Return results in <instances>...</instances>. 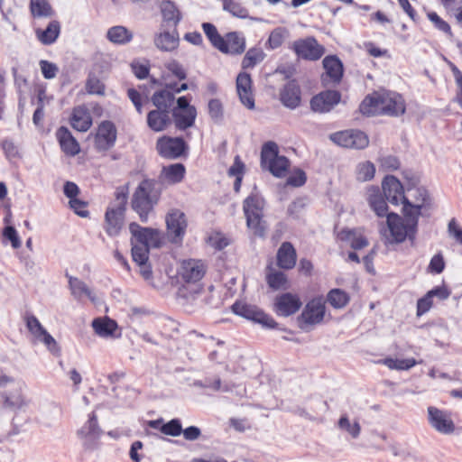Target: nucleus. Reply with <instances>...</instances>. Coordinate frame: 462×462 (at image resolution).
Masks as SVG:
<instances>
[{
    "label": "nucleus",
    "instance_id": "obj_56",
    "mask_svg": "<svg viewBox=\"0 0 462 462\" xmlns=\"http://www.w3.org/2000/svg\"><path fill=\"white\" fill-rule=\"evenodd\" d=\"M26 327L36 339H38L41 337V335L46 330L42 327L39 319L33 315L26 318Z\"/></svg>",
    "mask_w": 462,
    "mask_h": 462
},
{
    "label": "nucleus",
    "instance_id": "obj_5",
    "mask_svg": "<svg viewBox=\"0 0 462 462\" xmlns=\"http://www.w3.org/2000/svg\"><path fill=\"white\" fill-rule=\"evenodd\" d=\"M263 200L257 195L249 196L244 201L246 226L256 236H263L266 226L263 220Z\"/></svg>",
    "mask_w": 462,
    "mask_h": 462
},
{
    "label": "nucleus",
    "instance_id": "obj_23",
    "mask_svg": "<svg viewBox=\"0 0 462 462\" xmlns=\"http://www.w3.org/2000/svg\"><path fill=\"white\" fill-rule=\"evenodd\" d=\"M293 50L300 58H320L325 52L324 47L313 37L294 42Z\"/></svg>",
    "mask_w": 462,
    "mask_h": 462
},
{
    "label": "nucleus",
    "instance_id": "obj_28",
    "mask_svg": "<svg viewBox=\"0 0 462 462\" xmlns=\"http://www.w3.org/2000/svg\"><path fill=\"white\" fill-rule=\"evenodd\" d=\"M337 429L351 439H357L362 433V426L358 418L342 413L337 423Z\"/></svg>",
    "mask_w": 462,
    "mask_h": 462
},
{
    "label": "nucleus",
    "instance_id": "obj_58",
    "mask_svg": "<svg viewBox=\"0 0 462 462\" xmlns=\"http://www.w3.org/2000/svg\"><path fill=\"white\" fill-rule=\"evenodd\" d=\"M306 180L307 177L305 172L299 168H295L290 172L287 179V184L293 187H300L306 182Z\"/></svg>",
    "mask_w": 462,
    "mask_h": 462
},
{
    "label": "nucleus",
    "instance_id": "obj_45",
    "mask_svg": "<svg viewBox=\"0 0 462 462\" xmlns=\"http://www.w3.org/2000/svg\"><path fill=\"white\" fill-rule=\"evenodd\" d=\"M60 31V23L57 21H51L46 29H37L36 34L38 39L44 44H50L55 42L58 38Z\"/></svg>",
    "mask_w": 462,
    "mask_h": 462
},
{
    "label": "nucleus",
    "instance_id": "obj_4",
    "mask_svg": "<svg viewBox=\"0 0 462 462\" xmlns=\"http://www.w3.org/2000/svg\"><path fill=\"white\" fill-rule=\"evenodd\" d=\"M261 166L274 177L284 178L289 172L290 161L279 154V147L275 143L268 142L262 148Z\"/></svg>",
    "mask_w": 462,
    "mask_h": 462
},
{
    "label": "nucleus",
    "instance_id": "obj_18",
    "mask_svg": "<svg viewBox=\"0 0 462 462\" xmlns=\"http://www.w3.org/2000/svg\"><path fill=\"white\" fill-rule=\"evenodd\" d=\"M325 301L322 297L310 300L300 314V321L306 325L319 324L325 316Z\"/></svg>",
    "mask_w": 462,
    "mask_h": 462
},
{
    "label": "nucleus",
    "instance_id": "obj_38",
    "mask_svg": "<svg viewBox=\"0 0 462 462\" xmlns=\"http://www.w3.org/2000/svg\"><path fill=\"white\" fill-rule=\"evenodd\" d=\"M69 286L71 291V294L75 299L80 300L83 296H86L92 302L97 301L95 292L79 278L69 276Z\"/></svg>",
    "mask_w": 462,
    "mask_h": 462
},
{
    "label": "nucleus",
    "instance_id": "obj_61",
    "mask_svg": "<svg viewBox=\"0 0 462 462\" xmlns=\"http://www.w3.org/2000/svg\"><path fill=\"white\" fill-rule=\"evenodd\" d=\"M3 236L5 239H8L11 242V245L14 249L21 246V239L14 227L11 226H5L3 231Z\"/></svg>",
    "mask_w": 462,
    "mask_h": 462
},
{
    "label": "nucleus",
    "instance_id": "obj_44",
    "mask_svg": "<svg viewBox=\"0 0 462 462\" xmlns=\"http://www.w3.org/2000/svg\"><path fill=\"white\" fill-rule=\"evenodd\" d=\"M325 69L324 80L329 79L331 82H338L343 75V65L340 60H323Z\"/></svg>",
    "mask_w": 462,
    "mask_h": 462
},
{
    "label": "nucleus",
    "instance_id": "obj_24",
    "mask_svg": "<svg viewBox=\"0 0 462 462\" xmlns=\"http://www.w3.org/2000/svg\"><path fill=\"white\" fill-rule=\"evenodd\" d=\"M384 198L378 187L370 186L366 189V201L368 206L378 217H387V215L391 213L388 212L389 207Z\"/></svg>",
    "mask_w": 462,
    "mask_h": 462
},
{
    "label": "nucleus",
    "instance_id": "obj_50",
    "mask_svg": "<svg viewBox=\"0 0 462 462\" xmlns=\"http://www.w3.org/2000/svg\"><path fill=\"white\" fill-rule=\"evenodd\" d=\"M159 430L162 434L167 436L178 437L182 432V425L180 420L172 419L170 421L162 424Z\"/></svg>",
    "mask_w": 462,
    "mask_h": 462
},
{
    "label": "nucleus",
    "instance_id": "obj_55",
    "mask_svg": "<svg viewBox=\"0 0 462 462\" xmlns=\"http://www.w3.org/2000/svg\"><path fill=\"white\" fill-rule=\"evenodd\" d=\"M37 340L43 343L51 354L60 356V348L57 341L47 330H45Z\"/></svg>",
    "mask_w": 462,
    "mask_h": 462
},
{
    "label": "nucleus",
    "instance_id": "obj_48",
    "mask_svg": "<svg viewBox=\"0 0 462 462\" xmlns=\"http://www.w3.org/2000/svg\"><path fill=\"white\" fill-rule=\"evenodd\" d=\"M382 363L384 365H386L389 369L399 370V371L409 370L411 367H413L415 365H417V361L414 358L400 359V358L388 357V358H384L382 361Z\"/></svg>",
    "mask_w": 462,
    "mask_h": 462
},
{
    "label": "nucleus",
    "instance_id": "obj_53",
    "mask_svg": "<svg viewBox=\"0 0 462 462\" xmlns=\"http://www.w3.org/2000/svg\"><path fill=\"white\" fill-rule=\"evenodd\" d=\"M132 245V257L137 264L145 263L149 259V251L151 247L145 245Z\"/></svg>",
    "mask_w": 462,
    "mask_h": 462
},
{
    "label": "nucleus",
    "instance_id": "obj_19",
    "mask_svg": "<svg viewBox=\"0 0 462 462\" xmlns=\"http://www.w3.org/2000/svg\"><path fill=\"white\" fill-rule=\"evenodd\" d=\"M187 88L186 83H181L180 85L167 83L165 89L155 92L152 95V101L157 108L170 111L174 102V94L186 90Z\"/></svg>",
    "mask_w": 462,
    "mask_h": 462
},
{
    "label": "nucleus",
    "instance_id": "obj_6",
    "mask_svg": "<svg viewBox=\"0 0 462 462\" xmlns=\"http://www.w3.org/2000/svg\"><path fill=\"white\" fill-rule=\"evenodd\" d=\"M429 201V193L423 187L407 189L402 204V214H409L419 219L421 209Z\"/></svg>",
    "mask_w": 462,
    "mask_h": 462
},
{
    "label": "nucleus",
    "instance_id": "obj_43",
    "mask_svg": "<svg viewBox=\"0 0 462 462\" xmlns=\"http://www.w3.org/2000/svg\"><path fill=\"white\" fill-rule=\"evenodd\" d=\"M206 346L208 351V359L212 362H221L226 356L225 343L214 337L207 338Z\"/></svg>",
    "mask_w": 462,
    "mask_h": 462
},
{
    "label": "nucleus",
    "instance_id": "obj_49",
    "mask_svg": "<svg viewBox=\"0 0 462 462\" xmlns=\"http://www.w3.org/2000/svg\"><path fill=\"white\" fill-rule=\"evenodd\" d=\"M245 164L241 161L239 156L235 157V161L233 165L228 170V174L236 178V181L234 184V189L236 191L240 189L242 179L245 173Z\"/></svg>",
    "mask_w": 462,
    "mask_h": 462
},
{
    "label": "nucleus",
    "instance_id": "obj_42",
    "mask_svg": "<svg viewBox=\"0 0 462 462\" xmlns=\"http://www.w3.org/2000/svg\"><path fill=\"white\" fill-rule=\"evenodd\" d=\"M376 172L375 165L370 161L358 162L355 168V178L358 182H366L372 180Z\"/></svg>",
    "mask_w": 462,
    "mask_h": 462
},
{
    "label": "nucleus",
    "instance_id": "obj_1",
    "mask_svg": "<svg viewBox=\"0 0 462 462\" xmlns=\"http://www.w3.org/2000/svg\"><path fill=\"white\" fill-rule=\"evenodd\" d=\"M402 215L391 212L387 215L385 225L380 227L381 238L385 246H393L415 239L419 219L409 214Z\"/></svg>",
    "mask_w": 462,
    "mask_h": 462
},
{
    "label": "nucleus",
    "instance_id": "obj_9",
    "mask_svg": "<svg viewBox=\"0 0 462 462\" xmlns=\"http://www.w3.org/2000/svg\"><path fill=\"white\" fill-rule=\"evenodd\" d=\"M125 212V195H123L122 201L116 205L108 207L105 214V231L109 236L119 235L124 225Z\"/></svg>",
    "mask_w": 462,
    "mask_h": 462
},
{
    "label": "nucleus",
    "instance_id": "obj_64",
    "mask_svg": "<svg viewBox=\"0 0 462 462\" xmlns=\"http://www.w3.org/2000/svg\"><path fill=\"white\" fill-rule=\"evenodd\" d=\"M448 233L457 243L462 245V228L455 219H451L448 225Z\"/></svg>",
    "mask_w": 462,
    "mask_h": 462
},
{
    "label": "nucleus",
    "instance_id": "obj_8",
    "mask_svg": "<svg viewBox=\"0 0 462 462\" xmlns=\"http://www.w3.org/2000/svg\"><path fill=\"white\" fill-rule=\"evenodd\" d=\"M131 234V244L145 245L147 247L157 248L161 246L162 237L159 230L152 227L141 226L136 222L129 225Z\"/></svg>",
    "mask_w": 462,
    "mask_h": 462
},
{
    "label": "nucleus",
    "instance_id": "obj_39",
    "mask_svg": "<svg viewBox=\"0 0 462 462\" xmlns=\"http://www.w3.org/2000/svg\"><path fill=\"white\" fill-rule=\"evenodd\" d=\"M232 241L231 236L217 229L209 231L206 239L208 246L216 251L225 249L232 244Z\"/></svg>",
    "mask_w": 462,
    "mask_h": 462
},
{
    "label": "nucleus",
    "instance_id": "obj_57",
    "mask_svg": "<svg viewBox=\"0 0 462 462\" xmlns=\"http://www.w3.org/2000/svg\"><path fill=\"white\" fill-rule=\"evenodd\" d=\"M222 2L224 9L230 12L233 15L241 18H244L247 15L246 9L234 0H222Z\"/></svg>",
    "mask_w": 462,
    "mask_h": 462
},
{
    "label": "nucleus",
    "instance_id": "obj_32",
    "mask_svg": "<svg viewBox=\"0 0 462 462\" xmlns=\"http://www.w3.org/2000/svg\"><path fill=\"white\" fill-rule=\"evenodd\" d=\"M71 126L79 132H87L92 125V117L87 107L77 106L73 109L70 117Z\"/></svg>",
    "mask_w": 462,
    "mask_h": 462
},
{
    "label": "nucleus",
    "instance_id": "obj_21",
    "mask_svg": "<svg viewBox=\"0 0 462 462\" xmlns=\"http://www.w3.org/2000/svg\"><path fill=\"white\" fill-rule=\"evenodd\" d=\"M382 113L390 116H398L405 112V103L401 95L390 91H379Z\"/></svg>",
    "mask_w": 462,
    "mask_h": 462
},
{
    "label": "nucleus",
    "instance_id": "obj_22",
    "mask_svg": "<svg viewBox=\"0 0 462 462\" xmlns=\"http://www.w3.org/2000/svg\"><path fill=\"white\" fill-rule=\"evenodd\" d=\"M186 169L182 163H172L163 166L156 180L163 189L167 185H175L182 181Z\"/></svg>",
    "mask_w": 462,
    "mask_h": 462
},
{
    "label": "nucleus",
    "instance_id": "obj_16",
    "mask_svg": "<svg viewBox=\"0 0 462 462\" xmlns=\"http://www.w3.org/2000/svg\"><path fill=\"white\" fill-rule=\"evenodd\" d=\"M341 100V95L337 90H325L314 96L310 100V107L316 113L331 111Z\"/></svg>",
    "mask_w": 462,
    "mask_h": 462
},
{
    "label": "nucleus",
    "instance_id": "obj_54",
    "mask_svg": "<svg viewBox=\"0 0 462 462\" xmlns=\"http://www.w3.org/2000/svg\"><path fill=\"white\" fill-rule=\"evenodd\" d=\"M269 286L274 290L285 288L287 283L286 275L279 271H273L267 275Z\"/></svg>",
    "mask_w": 462,
    "mask_h": 462
},
{
    "label": "nucleus",
    "instance_id": "obj_14",
    "mask_svg": "<svg viewBox=\"0 0 462 462\" xmlns=\"http://www.w3.org/2000/svg\"><path fill=\"white\" fill-rule=\"evenodd\" d=\"M428 420L432 429L444 435L452 434L455 431V424L450 414L434 406L427 409Z\"/></svg>",
    "mask_w": 462,
    "mask_h": 462
},
{
    "label": "nucleus",
    "instance_id": "obj_34",
    "mask_svg": "<svg viewBox=\"0 0 462 462\" xmlns=\"http://www.w3.org/2000/svg\"><path fill=\"white\" fill-rule=\"evenodd\" d=\"M341 241H345L354 249H361L368 245V240L361 229H342L337 234Z\"/></svg>",
    "mask_w": 462,
    "mask_h": 462
},
{
    "label": "nucleus",
    "instance_id": "obj_2",
    "mask_svg": "<svg viewBox=\"0 0 462 462\" xmlns=\"http://www.w3.org/2000/svg\"><path fill=\"white\" fill-rule=\"evenodd\" d=\"M162 189L155 179L144 178L135 188L131 198V208L143 223H147L149 216L159 203Z\"/></svg>",
    "mask_w": 462,
    "mask_h": 462
},
{
    "label": "nucleus",
    "instance_id": "obj_27",
    "mask_svg": "<svg viewBox=\"0 0 462 462\" xmlns=\"http://www.w3.org/2000/svg\"><path fill=\"white\" fill-rule=\"evenodd\" d=\"M159 8L162 17V27L176 28L182 18V14L175 3L165 0L160 4Z\"/></svg>",
    "mask_w": 462,
    "mask_h": 462
},
{
    "label": "nucleus",
    "instance_id": "obj_3",
    "mask_svg": "<svg viewBox=\"0 0 462 462\" xmlns=\"http://www.w3.org/2000/svg\"><path fill=\"white\" fill-rule=\"evenodd\" d=\"M204 32L211 44L224 54L240 55L245 49V40L238 32H228L223 37L214 25L205 23Z\"/></svg>",
    "mask_w": 462,
    "mask_h": 462
},
{
    "label": "nucleus",
    "instance_id": "obj_12",
    "mask_svg": "<svg viewBox=\"0 0 462 462\" xmlns=\"http://www.w3.org/2000/svg\"><path fill=\"white\" fill-rule=\"evenodd\" d=\"M167 234L172 243H181L188 226L186 216L179 209L171 210L166 216Z\"/></svg>",
    "mask_w": 462,
    "mask_h": 462
},
{
    "label": "nucleus",
    "instance_id": "obj_26",
    "mask_svg": "<svg viewBox=\"0 0 462 462\" xmlns=\"http://www.w3.org/2000/svg\"><path fill=\"white\" fill-rule=\"evenodd\" d=\"M236 91L241 103L248 109L254 108L251 78L246 73H240L236 78Z\"/></svg>",
    "mask_w": 462,
    "mask_h": 462
},
{
    "label": "nucleus",
    "instance_id": "obj_10",
    "mask_svg": "<svg viewBox=\"0 0 462 462\" xmlns=\"http://www.w3.org/2000/svg\"><path fill=\"white\" fill-rule=\"evenodd\" d=\"M232 310L236 314L259 323L265 328H275L278 325L270 315L264 313L255 306L243 302H236L232 306Z\"/></svg>",
    "mask_w": 462,
    "mask_h": 462
},
{
    "label": "nucleus",
    "instance_id": "obj_36",
    "mask_svg": "<svg viewBox=\"0 0 462 462\" xmlns=\"http://www.w3.org/2000/svg\"><path fill=\"white\" fill-rule=\"evenodd\" d=\"M277 264L282 269H292L296 264V252L290 243H283L277 252Z\"/></svg>",
    "mask_w": 462,
    "mask_h": 462
},
{
    "label": "nucleus",
    "instance_id": "obj_62",
    "mask_svg": "<svg viewBox=\"0 0 462 462\" xmlns=\"http://www.w3.org/2000/svg\"><path fill=\"white\" fill-rule=\"evenodd\" d=\"M285 30L278 28L273 31L269 36L268 43L272 49L278 48L285 37Z\"/></svg>",
    "mask_w": 462,
    "mask_h": 462
},
{
    "label": "nucleus",
    "instance_id": "obj_13",
    "mask_svg": "<svg viewBox=\"0 0 462 462\" xmlns=\"http://www.w3.org/2000/svg\"><path fill=\"white\" fill-rule=\"evenodd\" d=\"M330 139L336 144L345 148L364 149L369 143L367 135L357 130L335 133L330 135Z\"/></svg>",
    "mask_w": 462,
    "mask_h": 462
},
{
    "label": "nucleus",
    "instance_id": "obj_51",
    "mask_svg": "<svg viewBox=\"0 0 462 462\" xmlns=\"http://www.w3.org/2000/svg\"><path fill=\"white\" fill-rule=\"evenodd\" d=\"M208 115L215 122H220L224 116L223 103L218 98L209 99L208 105Z\"/></svg>",
    "mask_w": 462,
    "mask_h": 462
},
{
    "label": "nucleus",
    "instance_id": "obj_46",
    "mask_svg": "<svg viewBox=\"0 0 462 462\" xmlns=\"http://www.w3.org/2000/svg\"><path fill=\"white\" fill-rule=\"evenodd\" d=\"M350 300V297L347 292L341 289H332L327 295V301L334 309L345 308Z\"/></svg>",
    "mask_w": 462,
    "mask_h": 462
},
{
    "label": "nucleus",
    "instance_id": "obj_33",
    "mask_svg": "<svg viewBox=\"0 0 462 462\" xmlns=\"http://www.w3.org/2000/svg\"><path fill=\"white\" fill-rule=\"evenodd\" d=\"M280 99L282 105L288 108L294 109L299 106L301 100L299 86L294 82H289L282 89Z\"/></svg>",
    "mask_w": 462,
    "mask_h": 462
},
{
    "label": "nucleus",
    "instance_id": "obj_11",
    "mask_svg": "<svg viewBox=\"0 0 462 462\" xmlns=\"http://www.w3.org/2000/svg\"><path fill=\"white\" fill-rule=\"evenodd\" d=\"M78 435L86 449L93 450L97 448V441L102 435V430L98 425L95 411L88 415L87 422L78 430Z\"/></svg>",
    "mask_w": 462,
    "mask_h": 462
},
{
    "label": "nucleus",
    "instance_id": "obj_7",
    "mask_svg": "<svg viewBox=\"0 0 462 462\" xmlns=\"http://www.w3.org/2000/svg\"><path fill=\"white\" fill-rule=\"evenodd\" d=\"M171 115L176 129L184 131L194 125L197 111L189 105L187 97H180L177 99V106L172 108Z\"/></svg>",
    "mask_w": 462,
    "mask_h": 462
},
{
    "label": "nucleus",
    "instance_id": "obj_30",
    "mask_svg": "<svg viewBox=\"0 0 462 462\" xmlns=\"http://www.w3.org/2000/svg\"><path fill=\"white\" fill-rule=\"evenodd\" d=\"M92 328L95 333L100 337H118V325L108 317L97 318L92 321Z\"/></svg>",
    "mask_w": 462,
    "mask_h": 462
},
{
    "label": "nucleus",
    "instance_id": "obj_52",
    "mask_svg": "<svg viewBox=\"0 0 462 462\" xmlns=\"http://www.w3.org/2000/svg\"><path fill=\"white\" fill-rule=\"evenodd\" d=\"M88 93L95 95H104L105 86L101 80L95 76L94 72H90L86 83Z\"/></svg>",
    "mask_w": 462,
    "mask_h": 462
},
{
    "label": "nucleus",
    "instance_id": "obj_20",
    "mask_svg": "<svg viewBox=\"0 0 462 462\" xmlns=\"http://www.w3.org/2000/svg\"><path fill=\"white\" fill-rule=\"evenodd\" d=\"M301 307V301L298 295L283 293L276 297L273 304V311L281 317H289L296 313Z\"/></svg>",
    "mask_w": 462,
    "mask_h": 462
},
{
    "label": "nucleus",
    "instance_id": "obj_25",
    "mask_svg": "<svg viewBox=\"0 0 462 462\" xmlns=\"http://www.w3.org/2000/svg\"><path fill=\"white\" fill-rule=\"evenodd\" d=\"M116 129L110 121L102 122L96 135V145L99 150L106 151L115 144Z\"/></svg>",
    "mask_w": 462,
    "mask_h": 462
},
{
    "label": "nucleus",
    "instance_id": "obj_60",
    "mask_svg": "<svg viewBox=\"0 0 462 462\" xmlns=\"http://www.w3.org/2000/svg\"><path fill=\"white\" fill-rule=\"evenodd\" d=\"M379 164L383 171H395L400 167V162L395 156L387 155L379 159Z\"/></svg>",
    "mask_w": 462,
    "mask_h": 462
},
{
    "label": "nucleus",
    "instance_id": "obj_17",
    "mask_svg": "<svg viewBox=\"0 0 462 462\" xmlns=\"http://www.w3.org/2000/svg\"><path fill=\"white\" fill-rule=\"evenodd\" d=\"M382 189L386 200L394 206L402 205L405 192L401 181L393 175H387L382 181Z\"/></svg>",
    "mask_w": 462,
    "mask_h": 462
},
{
    "label": "nucleus",
    "instance_id": "obj_35",
    "mask_svg": "<svg viewBox=\"0 0 462 462\" xmlns=\"http://www.w3.org/2000/svg\"><path fill=\"white\" fill-rule=\"evenodd\" d=\"M170 123L171 116L169 110L156 108L148 113V126L155 132L163 131Z\"/></svg>",
    "mask_w": 462,
    "mask_h": 462
},
{
    "label": "nucleus",
    "instance_id": "obj_29",
    "mask_svg": "<svg viewBox=\"0 0 462 462\" xmlns=\"http://www.w3.org/2000/svg\"><path fill=\"white\" fill-rule=\"evenodd\" d=\"M178 273L186 282H197L202 278V263L193 259L184 260Z\"/></svg>",
    "mask_w": 462,
    "mask_h": 462
},
{
    "label": "nucleus",
    "instance_id": "obj_63",
    "mask_svg": "<svg viewBox=\"0 0 462 462\" xmlns=\"http://www.w3.org/2000/svg\"><path fill=\"white\" fill-rule=\"evenodd\" d=\"M433 304V298L427 292V294L420 299L417 302V316H422L427 313Z\"/></svg>",
    "mask_w": 462,
    "mask_h": 462
},
{
    "label": "nucleus",
    "instance_id": "obj_37",
    "mask_svg": "<svg viewBox=\"0 0 462 462\" xmlns=\"http://www.w3.org/2000/svg\"><path fill=\"white\" fill-rule=\"evenodd\" d=\"M179 33L175 28L171 32L163 31L155 38V45L164 51H171L179 45Z\"/></svg>",
    "mask_w": 462,
    "mask_h": 462
},
{
    "label": "nucleus",
    "instance_id": "obj_41",
    "mask_svg": "<svg viewBox=\"0 0 462 462\" xmlns=\"http://www.w3.org/2000/svg\"><path fill=\"white\" fill-rule=\"evenodd\" d=\"M133 36V32L122 25L113 26L106 32L107 39L116 44L128 43L132 41Z\"/></svg>",
    "mask_w": 462,
    "mask_h": 462
},
{
    "label": "nucleus",
    "instance_id": "obj_59",
    "mask_svg": "<svg viewBox=\"0 0 462 462\" xmlns=\"http://www.w3.org/2000/svg\"><path fill=\"white\" fill-rule=\"evenodd\" d=\"M448 65L453 72L455 81L457 86V94H456V101L458 103V105L462 108V73L452 62H448Z\"/></svg>",
    "mask_w": 462,
    "mask_h": 462
},
{
    "label": "nucleus",
    "instance_id": "obj_15",
    "mask_svg": "<svg viewBox=\"0 0 462 462\" xmlns=\"http://www.w3.org/2000/svg\"><path fill=\"white\" fill-rule=\"evenodd\" d=\"M156 149L163 158L177 159L184 153L186 144L180 137L162 136L158 139Z\"/></svg>",
    "mask_w": 462,
    "mask_h": 462
},
{
    "label": "nucleus",
    "instance_id": "obj_40",
    "mask_svg": "<svg viewBox=\"0 0 462 462\" xmlns=\"http://www.w3.org/2000/svg\"><path fill=\"white\" fill-rule=\"evenodd\" d=\"M360 112L365 116H376L382 113L379 91L367 96L360 105Z\"/></svg>",
    "mask_w": 462,
    "mask_h": 462
},
{
    "label": "nucleus",
    "instance_id": "obj_47",
    "mask_svg": "<svg viewBox=\"0 0 462 462\" xmlns=\"http://www.w3.org/2000/svg\"><path fill=\"white\" fill-rule=\"evenodd\" d=\"M30 8L33 17H50L53 14L48 0H30Z\"/></svg>",
    "mask_w": 462,
    "mask_h": 462
},
{
    "label": "nucleus",
    "instance_id": "obj_31",
    "mask_svg": "<svg viewBox=\"0 0 462 462\" xmlns=\"http://www.w3.org/2000/svg\"><path fill=\"white\" fill-rule=\"evenodd\" d=\"M56 135L61 150L66 154L75 156L79 152V144L67 127H60Z\"/></svg>",
    "mask_w": 462,
    "mask_h": 462
}]
</instances>
